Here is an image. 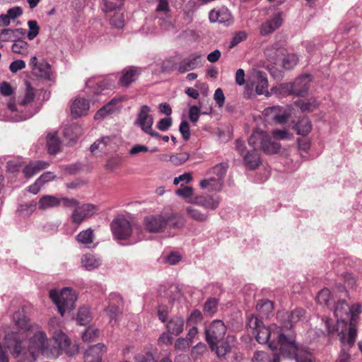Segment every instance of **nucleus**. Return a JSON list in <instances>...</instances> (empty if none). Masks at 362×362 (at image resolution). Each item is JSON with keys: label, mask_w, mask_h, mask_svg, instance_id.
<instances>
[{"label": "nucleus", "mask_w": 362, "mask_h": 362, "mask_svg": "<svg viewBox=\"0 0 362 362\" xmlns=\"http://www.w3.org/2000/svg\"><path fill=\"white\" fill-rule=\"evenodd\" d=\"M15 325L19 328L18 332H24L28 338L26 351L37 358L39 354L47 357H55L63 351L68 356H73L77 352L75 347L71 348V341L67 336L60 329L53 330L51 339H47L46 333L38 327H30L29 320L23 309H18L13 315Z\"/></svg>", "instance_id": "1"}, {"label": "nucleus", "mask_w": 362, "mask_h": 362, "mask_svg": "<svg viewBox=\"0 0 362 362\" xmlns=\"http://www.w3.org/2000/svg\"><path fill=\"white\" fill-rule=\"evenodd\" d=\"M248 326L256 332V340L259 344H267L272 351L279 347L281 356H294L296 335L293 331L284 330L282 327L274 326L267 327L257 317H251Z\"/></svg>", "instance_id": "2"}, {"label": "nucleus", "mask_w": 362, "mask_h": 362, "mask_svg": "<svg viewBox=\"0 0 362 362\" xmlns=\"http://www.w3.org/2000/svg\"><path fill=\"white\" fill-rule=\"evenodd\" d=\"M26 337L24 332H12L5 336V344L12 355L18 358L17 362H34L36 359L23 346Z\"/></svg>", "instance_id": "3"}, {"label": "nucleus", "mask_w": 362, "mask_h": 362, "mask_svg": "<svg viewBox=\"0 0 362 362\" xmlns=\"http://www.w3.org/2000/svg\"><path fill=\"white\" fill-rule=\"evenodd\" d=\"M49 297L57 306L62 316L66 310H71L74 308L77 299L75 291L68 287L64 288L59 293L56 290H52L49 292Z\"/></svg>", "instance_id": "4"}, {"label": "nucleus", "mask_w": 362, "mask_h": 362, "mask_svg": "<svg viewBox=\"0 0 362 362\" xmlns=\"http://www.w3.org/2000/svg\"><path fill=\"white\" fill-rule=\"evenodd\" d=\"M248 144L256 145L260 147V149L267 155L275 154L279 152L281 145L278 141L272 139L263 131H255L248 139Z\"/></svg>", "instance_id": "5"}, {"label": "nucleus", "mask_w": 362, "mask_h": 362, "mask_svg": "<svg viewBox=\"0 0 362 362\" xmlns=\"http://www.w3.org/2000/svg\"><path fill=\"white\" fill-rule=\"evenodd\" d=\"M338 335L341 342V349L336 362H351L352 359L351 349L355 344L357 330L353 325H351L348 332L341 330Z\"/></svg>", "instance_id": "6"}, {"label": "nucleus", "mask_w": 362, "mask_h": 362, "mask_svg": "<svg viewBox=\"0 0 362 362\" xmlns=\"http://www.w3.org/2000/svg\"><path fill=\"white\" fill-rule=\"evenodd\" d=\"M227 327L221 320H214L205 327L206 341L210 348L220 343L224 338Z\"/></svg>", "instance_id": "7"}, {"label": "nucleus", "mask_w": 362, "mask_h": 362, "mask_svg": "<svg viewBox=\"0 0 362 362\" xmlns=\"http://www.w3.org/2000/svg\"><path fill=\"white\" fill-rule=\"evenodd\" d=\"M111 230L117 240H127L132 233V226L124 217L115 218L111 223Z\"/></svg>", "instance_id": "8"}, {"label": "nucleus", "mask_w": 362, "mask_h": 362, "mask_svg": "<svg viewBox=\"0 0 362 362\" xmlns=\"http://www.w3.org/2000/svg\"><path fill=\"white\" fill-rule=\"evenodd\" d=\"M98 210V206L93 204H83L74 209L71 219L75 225H80L86 218L93 216Z\"/></svg>", "instance_id": "9"}, {"label": "nucleus", "mask_w": 362, "mask_h": 362, "mask_svg": "<svg viewBox=\"0 0 362 362\" xmlns=\"http://www.w3.org/2000/svg\"><path fill=\"white\" fill-rule=\"evenodd\" d=\"M334 315L337 319V329L339 331V327H342L344 332H346L347 322L350 316V306L344 300H339L335 305Z\"/></svg>", "instance_id": "10"}, {"label": "nucleus", "mask_w": 362, "mask_h": 362, "mask_svg": "<svg viewBox=\"0 0 362 362\" xmlns=\"http://www.w3.org/2000/svg\"><path fill=\"white\" fill-rule=\"evenodd\" d=\"M143 225L146 231L152 233L163 231L166 228L165 216L163 214L148 215L144 218Z\"/></svg>", "instance_id": "11"}, {"label": "nucleus", "mask_w": 362, "mask_h": 362, "mask_svg": "<svg viewBox=\"0 0 362 362\" xmlns=\"http://www.w3.org/2000/svg\"><path fill=\"white\" fill-rule=\"evenodd\" d=\"M150 107L143 105L138 115L137 122L142 130L152 136H158L160 134L152 129L153 123V117L149 115Z\"/></svg>", "instance_id": "12"}, {"label": "nucleus", "mask_w": 362, "mask_h": 362, "mask_svg": "<svg viewBox=\"0 0 362 362\" xmlns=\"http://www.w3.org/2000/svg\"><path fill=\"white\" fill-rule=\"evenodd\" d=\"M305 313V310L303 308H296L292 310L290 313H286L284 314L278 313L279 317H285L284 322L281 323L280 327H282L284 330H291L295 323L298 322L304 317Z\"/></svg>", "instance_id": "13"}, {"label": "nucleus", "mask_w": 362, "mask_h": 362, "mask_svg": "<svg viewBox=\"0 0 362 362\" xmlns=\"http://www.w3.org/2000/svg\"><path fill=\"white\" fill-rule=\"evenodd\" d=\"M201 60L202 55L199 53H192L179 63L177 71L180 74H184L188 71L194 70L201 65Z\"/></svg>", "instance_id": "14"}, {"label": "nucleus", "mask_w": 362, "mask_h": 362, "mask_svg": "<svg viewBox=\"0 0 362 362\" xmlns=\"http://www.w3.org/2000/svg\"><path fill=\"white\" fill-rule=\"evenodd\" d=\"M106 351L105 346L100 343L89 347L84 355L85 362H102L103 354Z\"/></svg>", "instance_id": "15"}, {"label": "nucleus", "mask_w": 362, "mask_h": 362, "mask_svg": "<svg viewBox=\"0 0 362 362\" xmlns=\"http://www.w3.org/2000/svg\"><path fill=\"white\" fill-rule=\"evenodd\" d=\"M283 20L280 13H276L269 21L263 23L260 28V34L267 35L278 29L282 24Z\"/></svg>", "instance_id": "16"}, {"label": "nucleus", "mask_w": 362, "mask_h": 362, "mask_svg": "<svg viewBox=\"0 0 362 362\" xmlns=\"http://www.w3.org/2000/svg\"><path fill=\"white\" fill-rule=\"evenodd\" d=\"M192 202L206 209L215 210L219 205L220 199L217 196H197Z\"/></svg>", "instance_id": "17"}, {"label": "nucleus", "mask_w": 362, "mask_h": 362, "mask_svg": "<svg viewBox=\"0 0 362 362\" xmlns=\"http://www.w3.org/2000/svg\"><path fill=\"white\" fill-rule=\"evenodd\" d=\"M310 81L311 76L308 74L303 75L297 78L293 83L294 95L304 96L309 89V83Z\"/></svg>", "instance_id": "18"}, {"label": "nucleus", "mask_w": 362, "mask_h": 362, "mask_svg": "<svg viewBox=\"0 0 362 362\" xmlns=\"http://www.w3.org/2000/svg\"><path fill=\"white\" fill-rule=\"evenodd\" d=\"M296 351H294V356H283L291 359H295L296 362H315V358L311 352L308 351L305 347L296 342Z\"/></svg>", "instance_id": "19"}, {"label": "nucleus", "mask_w": 362, "mask_h": 362, "mask_svg": "<svg viewBox=\"0 0 362 362\" xmlns=\"http://www.w3.org/2000/svg\"><path fill=\"white\" fill-rule=\"evenodd\" d=\"M123 100V98H115L105 104L95 113L94 118L98 119L103 118L107 115L114 112L119 109V104Z\"/></svg>", "instance_id": "20"}, {"label": "nucleus", "mask_w": 362, "mask_h": 362, "mask_svg": "<svg viewBox=\"0 0 362 362\" xmlns=\"http://www.w3.org/2000/svg\"><path fill=\"white\" fill-rule=\"evenodd\" d=\"M139 74L140 70L138 68L134 66L127 68L122 71L119 83L122 86L128 87L137 79Z\"/></svg>", "instance_id": "21"}, {"label": "nucleus", "mask_w": 362, "mask_h": 362, "mask_svg": "<svg viewBox=\"0 0 362 362\" xmlns=\"http://www.w3.org/2000/svg\"><path fill=\"white\" fill-rule=\"evenodd\" d=\"M89 110V103L85 98H76L71 106V115L74 117L86 115Z\"/></svg>", "instance_id": "22"}, {"label": "nucleus", "mask_w": 362, "mask_h": 362, "mask_svg": "<svg viewBox=\"0 0 362 362\" xmlns=\"http://www.w3.org/2000/svg\"><path fill=\"white\" fill-rule=\"evenodd\" d=\"M185 326L184 318L181 316H173L166 324V329L168 333L174 335H179L182 332Z\"/></svg>", "instance_id": "23"}, {"label": "nucleus", "mask_w": 362, "mask_h": 362, "mask_svg": "<svg viewBox=\"0 0 362 362\" xmlns=\"http://www.w3.org/2000/svg\"><path fill=\"white\" fill-rule=\"evenodd\" d=\"M249 146L250 149H247L243 140L237 139L235 141L236 150L243 158H255L256 156H258V149L256 148V145L252 146L249 144Z\"/></svg>", "instance_id": "24"}, {"label": "nucleus", "mask_w": 362, "mask_h": 362, "mask_svg": "<svg viewBox=\"0 0 362 362\" xmlns=\"http://www.w3.org/2000/svg\"><path fill=\"white\" fill-rule=\"evenodd\" d=\"M105 312L110 319V323L112 325L118 324L122 316V308L114 304H108Z\"/></svg>", "instance_id": "25"}, {"label": "nucleus", "mask_w": 362, "mask_h": 362, "mask_svg": "<svg viewBox=\"0 0 362 362\" xmlns=\"http://www.w3.org/2000/svg\"><path fill=\"white\" fill-rule=\"evenodd\" d=\"M81 262L83 267L88 271L98 268L102 263V261L99 257L90 253L83 255L81 257Z\"/></svg>", "instance_id": "26"}, {"label": "nucleus", "mask_w": 362, "mask_h": 362, "mask_svg": "<svg viewBox=\"0 0 362 362\" xmlns=\"http://www.w3.org/2000/svg\"><path fill=\"white\" fill-rule=\"evenodd\" d=\"M47 165H49L48 163L40 160L32 162L23 168V173L26 178H30L45 169Z\"/></svg>", "instance_id": "27"}, {"label": "nucleus", "mask_w": 362, "mask_h": 362, "mask_svg": "<svg viewBox=\"0 0 362 362\" xmlns=\"http://www.w3.org/2000/svg\"><path fill=\"white\" fill-rule=\"evenodd\" d=\"M61 141L57 133H49L47 136V147L49 154L54 155L60 151Z\"/></svg>", "instance_id": "28"}, {"label": "nucleus", "mask_w": 362, "mask_h": 362, "mask_svg": "<svg viewBox=\"0 0 362 362\" xmlns=\"http://www.w3.org/2000/svg\"><path fill=\"white\" fill-rule=\"evenodd\" d=\"M60 203V199L52 195H45L40 199L38 206L40 209L45 210L49 208L58 206Z\"/></svg>", "instance_id": "29"}, {"label": "nucleus", "mask_w": 362, "mask_h": 362, "mask_svg": "<svg viewBox=\"0 0 362 362\" xmlns=\"http://www.w3.org/2000/svg\"><path fill=\"white\" fill-rule=\"evenodd\" d=\"M293 83H281L271 89V93L278 97H284L288 95H294Z\"/></svg>", "instance_id": "30"}, {"label": "nucleus", "mask_w": 362, "mask_h": 362, "mask_svg": "<svg viewBox=\"0 0 362 362\" xmlns=\"http://www.w3.org/2000/svg\"><path fill=\"white\" fill-rule=\"evenodd\" d=\"M164 216L166 226L170 228H182L185 224L184 218L177 214H165Z\"/></svg>", "instance_id": "31"}, {"label": "nucleus", "mask_w": 362, "mask_h": 362, "mask_svg": "<svg viewBox=\"0 0 362 362\" xmlns=\"http://www.w3.org/2000/svg\"><path fill=\"white\" fill-rule=\"evenodd\" d=\"M256 309L262 317L268 318L273 313V302L269 300H260L257 303Z\"/></svg>", "instance_id": "32"}, {"label": "nucleus", "mask_w": 362, "mask_h": 362, "mask_svg": "<svg viewBox=\"0 0 362 362\" xmlns=\"http://www.w3.org/2000/svg\"><path fill=\"white\" fill-rule=\"evenodd\" d=\"M11 50L14 53L27 56L30 51V45L27 42L21 40L18 37L16 40H14L11 47Z\"/></svg>", "instance_id": "33"}, {"label": "nucleus", "mask_w": 362, "mask_h": 362, "mask_svg": "<svg viewBox=\"0 0 362 362\" xmlns=\"http://www.w3.org/2000/svg\"><path fill=\"white\" fill-rule=\"evenodd\" d=\"M186 212L191 218L198 222H204L207 221L209 218L208 214L203 213L200 210L192 206L186 208Z\"/></svg>", "instance_id": "34"}, {"label": "nucleus", "mask_w": 362, "mask_h": 362, "mask_svg": "<svg viewBox=\"0 0 362 362\" xmlns=\"http://www.w3.org/2000/svg\"><path fill=\"white\" fill-rule=\"evenodd\" d=\"M294 129L298 134L306 136L312 129V124L308 119H302L295 124Z\"/></svg>", "instance_id": "35"}, {"label": "nucleus", "mask_w": 362, "mask_h": 362, "mask_svg": "<svg viewBox=\"0 0 362 362\" xmlns=\"http://www.w3.org/2000/svg\"><path fill=\"white\" fill-rule=\"evenodd\" d=\"M268 81L267 78L262 71H259L257 74V83L256 86V92L258 95H262L267 93V95H269L267 90Z\"/></svg>", "instance_id": "36"}, {"label": "nucleus", "mask_w": 362, "mask_h": 362, "mask_svg": "<svg viewBox=\"0 0 362 362\" xmlns=\"http://www.w3.org/2000/svg\"><path fill=\"white\" fill-rule=\"evenodd\" d=\"M218 300L215 298H209L204 304L203 311L205 315L212 316L217 312Z\"/></svg>", "instance_id": "37"}, {"label": "nucleus", "mask_w": 362, "mask_h": 362, "mask_svg": "<svg viewBox=\"0 0 362 362\" xmlns=\"http://www.w3.org/2000/svg\"><path fill=\"white\" fill-rule=\"evenodd\" d=\"M211 349L216 351L217 356L219 358L225 357L226 354L231 351V347L227 341H223V340L220 343H216Z\"/></svg>", "instance_id": "38"}, {"label": "nucleus", "mask_w": 362, "mask_h": 362, "mask_svg": "<svg viewBox=\"0 0 362 362\" xmlns=\"http://www.w3.org/2000/svg\"><path fill=\"white\" fill-rule=\"evenodd\" d=\"M76 240L78 243L83 245H89L93 242V231L91 228L82 230L77 236Z\"/></svg>", "instance_id": "39"}, {"label": "nucleus", "mask_w": 362, "mask_h": 362, "mask_svg": "<svg viewBox=\"0 0 362 362\" xmlns=\"http://www.w3.org/2000/svg\"><path fill=\"white\" fill-rule=\"evenodd\" d=\"M361 306L359 304H355L350 307V316L347 323L346 332H349L351 325H353L356 329V317L361 313Z\"/></svg>", "instance_id": "40"}, {"label": "nucleus", "mask_w": 362, "mask_h": 362, "mask_svg": "<svg viewBox=\"0 0 362 362\" xmlns=\"http://www.w3.org/2000/svg\"><path fill=\"white\" fill-rule=\"evenodd\" d=\"M295 103L303 112H313L317 107V104L315 101L310 102V100H298Z\"/></svg>", "instance_id": "41"}, {"label": "nucleus", "mask_w": 362, "mask_h": 362, "mask_svg": "<svg viewBox=\"0 0 362 362\" xmlns=\"http://www.w3.org/2000/svg\"><path fill=\"white\" fill-rule=\"evenodd\" d=\"M90 313L87 308H81L78 310L76 320L78 324L85 325L90 320Z\"/></svg>", "instance_id": "42"}, {"label": "nucleus", "mask_w": 362, "mask_h": 362, "mask_svg": "<svg viewBox=\"0 0 362 362\" xmlns=\"http://www.w3.org/2000/svg\"><path fill=\"white\" fill-rule=\"evenodd\" d=\"M281 108V106L268 107L264 110L263 115L267 121L272 122L275 119V116L279 114Z\"/></svg>", "instance_id": "43"}, {"label": "nucleus", "mask_w": 362, "mask_h": 362, "mask_svg": "<svg viewBox=\"0 0 362 362\" xmlns=\"http://www.w3.org/2000/svg\"><path fill=\"white\" fill-rule=\"evenodd\" d=\"M331 300V293L330 291L325 288L322 289L317 294L316 297V300L319 304L321 305H329V301Z\"/></svg>", "instance_id": "44"}, {"label": "nucleus", "mask_w": 362, "mask_h": 362, "mask_svg": "<svg viewBox=\"0 0 362 362\" xmlns=\"http://www.w3.org/2000/svg\"><path fill=\"white\" fill-rule=\"evenodd\" d=\"M37 74L45 79L49 80L52 76L51 66L47 63H40L37 69Z\"/></svg>", "instance_id": "45"}, {"label": "nucleus", "mask_w": 362, "mask_h": 362, "mask_svg": "<svg viewBox=\"0 0 362 362\" xmlns=\"http://www.w3.org/2000/svg\"><path fill=\"white\" fill-rule=\"evenodd\" d=\"M28 25L29 30L28 32L27 37L29 40H33L39 34L40 28L37 22L35 20L28 21Z\"/></svg>", "instance_id": "46"}, {"label": "nucleus", "mask_w": 362, "mask_h": 362, "mask_svg": "<svg viewBox=\"0 0 362 362\" xmlns=\"http://www.w3.org/2000/svg\"><path fill=\"white\" fill-rule=\"evenodd\" d=\"M103 165L105 170L108 173L115 172L119 169L122 166V163L119 160H104Z\"/></svg>", "instance_id": "47"}, {"label": "nucleus", "mask_w": 362, "mask_h": 362, "mask_svg": "<svg viewBox=\"0 0 362 362\" xmlns=\"http://www.w3.org/2000/svg\"><path fill=\"white\" fill-rule=\"evenodd\" d=\"M18 37V35H15L13 29H3L0 33V41L8 42L16 40Z\"/></svg>", "instance_id": "48"}, {"label": "nucleus", "mask_w": 362, "mask_h": 362, "mask_svg": "<svg viewBox=\"0 0 362 362\" xmlns=\"http://www.w3.org/2000/svg\"><path fill=\"white\" fill-rule=\"evenodd\" d=\"M99 329L94 327H88L82 335L84 341L90 342L99 336Z\"/></svg>", "instance_id": "49"}, {"label": "nucleus", "mask_w": 362, "mask_h": 362, "mask_svg": "<svg viewBox=\"0 0 362 362\" xmlns=\"http://www.w3.org/2000/svg\"><path fill=\"white\" fill-rule=\"evenodd\" d=\"M290 116V112L282 107L279 114L275 116V119L272 122L278 124H284L288 122Z\"/></svg>", "instance_id": "50"}, {"label": "nucleus", "mask_w": 362, "mask_h": 362, "mask_svg": "<svg viewBox=\"0 0 362 362\" xmlns=\"http://www.w3.org/2000/svg\"><path fill=\"white\" fill-rule=\"evenodd\" d=\"M35 94L34 92V89L31 87L30 84L28 85L26 91L24 95L23 99L20 103L21 105L25 106L31 103H33L35 100Z\"/></svg>", "instance_id": "51"}, {"label": "nucleus", "mask_w": 362, "mask_h": 362, "mask_svg": "<svg viewBox=\"0 0 362 362\" xmlns=\"http://www.w3.org/2000/svg\"><path fill=\"white\" fill-rule=\"evenodd\" d=\"M199 185L202 189H205L211 186V189L214 190H219L221 186L220 182L214 178L203 180L200 182Z\"/></svg>", "instance_id": "52"}, {"label": "nucleus", "mask_w": 362, "mask_h": 362, "mask_svg": "<svg viewBox=\"0 0 362 362\" xmlns=\"http://www.w3.org/2000/svg\"><path fill=\"white\" fill-rule=\"evenodd\" d=\"M247 37V33L245 31H239L236 33L233 37L232 38V40L230 42V45H228V47L230 49L234 47L241 42L245 41Z\"/></svg>", "instance_id": "53"}, {"label": "nucleus", "mask_w": 362, "mask_h": 362, "mask_svg": "<svg viewBox=\"0 0 362 362\" xmlns=\"http://www.w3.org/2000/svg\"><path fill=\"white\" fill-rule=\"evenodd\" d=\"M298 62V58L296 54H288L284 59L283 66L285 69H291Z\"/></svg>", "instance_id": "54"}, {"label": "nucleus", "mask_w": 362, "mask_h": 362, "mask_svg": "<svg viewBox=\"0 0 362 362\" xmlns=\"http://www.w3.org/2000/svg\"><path fill=\"white\" fill-rule=\"evenodd\" d=\"M109 141V137H103L100 140L95 141L90 147V151L94 153L97 150L100 151H104Z\"/></svg>", "instance_id": "55"}, {"label": "nucleus", "mask_w": 362, "mask_h": 362, "mask_svg": "<svg viewBox=\"0 0 362 362\" xmlns=\"http://www.w3.org/2000/svg\"><path fill=\"white\" fill-rule=\"evenodd\" d=\"M227 169V163H221L211 169L210 173L216 175L218 178H221L226 173Z\"/></svg>", "instance_id": "56"}, {"label": "nucleus", "mask_w": 362, "mask_h": 362, "mask_svg": "<svg viewBox=\"0 0 362 362\" xmlns=\"http://www.w3.org/2000/svg\"><path fill=\"white\" fill-rule=\"evenodd\" d=\"M193 192L194 189L192 187L184 186L183 185H181L180 188L177 189L175 191V194L185 199L192 197L193 195Z\"/></svg>", "instance_id": "57"}, {"label": "nucleus", "mask_w": 362, "mask_h": 362, "mask_svg": "<svg viewBox=\"0 0 362 362\" xmlns=\"http://www.w3.org/2000/svg\"><path fill=\"white\" fill-rule=\"evenodd\" d=\"M219 12V23H223L226 25H228L232 22L231 15L227 9L221 8L218 9Z\"/></svg>", "instance_id": "58"}, {"label": "nucleus", "mask_w": 362, "mask_h": 362, "mask_svg": "<svg viewBox=\"0 0 362 362\" xmlns=\"http://www.w3.org/2000/svg\"><path fill=\"white\" fill-rule=\"evenodd\" d=\"M110 23L117 28H122L124 23L123 14L119 12H115L110 19Z\"/></svg>", "instance_id": "59"}, {"label": "nucleus", "mask_w": 362, "mask_h": 362, "mask_svg": "<svg viewBox=\"0 0 362 362\" xmlns=\"http://www.w3.org/2000/svg\"><path fill=\"white\" fill-rule=\"evenodd\" d=\"M203 320V315L199 310H194L189 315L187 323L189 325H196Z\"/></svg>", "instance_id": "60"}, {"label": "nucleus", "mask_w": 362, "mask_h": 362, "mask_svg": "<svg viewBox=\"0 0 362 362\" xmlns=\"http://www.w3.org/2000/svg\"><path fill=\"white\" fill-rule=\"evenodd\" d=\"M179 130L185 141H187L190 136V130L189 123L186 120L182 121L180 124Z\"/></svg>", "instance_id": "61"}, {"label": "nucleus", "mask_w": 362, "mask_h": 362, "mask_svg": "<svg viewBox=\"0 0 362 362\" xmlns=\"http://www.w3.org/2000/svg\"><path fill=\"white\" fill-rule=\"evenodd\" d=\"M214 99L219 107L223 106L225 103V95L221 88H218L215 90Z\"/></svg>", "instance_id": "62"}, {"label": "nucleus", "mask_w": 362, "mask_h": 362, "mask_svg": "<svg viewBox=\"0 0 362 362\" xmlns=\"http://www.w3.org/2000/svg\"><path fill=\"white\" fill-rule=\"evenodd\" d=\"M108 304H114L119 305L120 308H123V299L119 293H112L109 296Z\"/></svg>", "instance_id": "63"}, {"label": "nucleus", "mask_w": 362, "mask_h": 362, "mask_svg": "<svg viewBox=\"0 0 362 362\" xmlns=\"http://www.w3.org/2000/svg\"><path fill=\"white\" fill-rule=\"evenodd\" d=\"M103 11L105 13L117 11L120 7V5L108 0H103Z\"/></svg>", "instance_id": "64"}]
</instances>
